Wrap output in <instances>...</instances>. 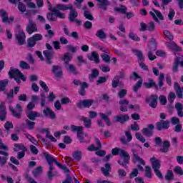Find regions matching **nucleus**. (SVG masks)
Returning a JSON list of instances; mask_svg holds the SVG:
<instances>
[{
	"label": "nucleus",
	"mask_w": 183,
	"mask_h": 183,
	"mask_svg": "<svg viewBox=\"0 0 183 183\" xmlns=\"http://www.w3.org/2000/svg\"><path fill=\"white\" fill-rule=\"evenodd\" d=\"M165 45H167L169 49H172V51H182L181 47L178 46V45H177V44L174 41L166 42Z\"/></svg>",
	"instance_id": "nucleus-29"
},
{
	"label": "nucleus",
	"mask_w": 183,
	"mask_h": 183,
	"mask_svg": "<svg viewBox=\"0 0 183 183\" xmlns=\"http://www.w3.org/2000/svg\"><path fill=\"white\" fill-rule=\"evenodd\" d=\"M114 11L116 12H119V14H127V11H128V8L124 5H120V7H115Z\"/></svg>",
	"instance_id": "nucleus-40"
},
{
	"label": "nucleus",
	"mask_w": 183,
	"mask_h": 183,
	"mask_svg": "<svg viewBox=\"0 0 183 183\" xmlns=\"http://www.w3.org/2000/svg\"><path fill=\"white\" fill-rule=\"evenodd\" d=\"M169 147H171L169 142L164 141L163 142V147L160 149L161 152H168V151H169Z\"/></svg>",
	"instance_id": "nucleus-41"
},
{
	"label": "nucleus",
	"mask_w": 183,
	"mask_h": 183,
	"mask_svg": "<svg viewBox=\"0 0 183 183\" xmlns=\"http://www.w3.org/2000/svg\"><path fill=\"white\" fill-rule=\"evenodd\" d=\"M71 59H72V56H71V54L69 52H66L62 58V61H64L66 66L69 64Z\"/></svg>",
	"instance_id": "nucleus-44"
},
{
	"label": "nucleus",
	"mask_w": 183,
	"mask_h": 183,
	"mask_svg": "<svg viewBox=\"0 0 183 183\" xmlns=\"http://www.w3.org/2000/svg\"><path fill=\"white\" fill-rule=\"evenodd\" d=\"M72 157L76 161L79 162L82 158V152L76 150L72 153Z\"/></svg>",
	"instance_id": "nucleus-35"
},
{
	"label": "nucleus",
	"mask_w": 183,
	"mask_h": 183,
	"mask_svg": "<svg viewBox=\"0 0 183 183\" xmlns=\"http://www.w3.org/2000/svg\"><path fill=\"white\" fill-rule=\"evenodd\" d=\"M144 85L146 88H155L156 89H158V85L152 79H149V82L144 83Z\"/></svg>",
	"instance_id": "nucleus-33"
},
{
	"label": "nucleus",
	"mask_w": 183,
	"mask_h": 183,
	"mask_svg": "<svg viewBox=\"0 0 183 183\" xmlns=\"http://www.w3.org/2000/svg\"><path fill=\"white\" fill-rule=\"evenodd\" d=\"M0 16H1L2 22H4V24L6 22H8V24H9V22H12L15 19V18H14V16H11L10 18L8 17V13H6V11L4 9L0 10Z\"/></svg>",
	"instance_id": "nucleus-16"
},
{
	"label": "nucleus",
	"mask_w": 183,
	"mask_h": 183,
	"mask_svg": "<svg viewBox=\"0 0 183 183\" xmlns=\"http://www.w3.org/2000/svg\"><path fill=\"white\" fill-rule=\"evenodd\" d=\"M26 125L29 130H32L35 128V122H32V120L26 119L25 121Z\"/></svg>",
	"instance_id": "nucleus-43"
},
{
	"label": "nucleus",
	"mask_w": 183,
	"mask_h": 183,
	"mask_svg": "<svg viewBox=\"0 0 183 183\" xmlns=\"http://www.w3.org/2000/svg\"><path fill=\"white\" fill-rule=\"evenodd\" d=\"M118 85H119V76H114V78L112 81V88H117Z\"/></svg>",
	"instance_id": "nucleus-48"
},
{
	"label": "nucleus",
	"mask_w": 183,
	"mask_h": 183,
	"mask_svg": "<svg viewBox=\"0 0 183 183\" xmlns=\"http://www.w3.org/2000/svg\"><path fill=\"white\" fill-rule=\"evenodd\" d=\"M129 37L130 38V39H132V41H137V42H139V41H141V39L138 37L137 34H134V32H130L129 34Z\"/></svg>",
	"instance_id": "nucleus-59"
},
{
	"label": "nucleus",
	"mask_w": 183,
	"mask_h": 183,
	"mask_svg": "<svg viewBox=\"0 0 183 183\" xmlns=\"http://www.w3.org/2000/svg\"><path fill=\"white\" fill-rule=\"evenodd\" d=\"M8 84H9V79L0 81V92H4V94H6V92H8V90L6 89Z\"/></svg>",
	"instance_id": "nucleus-28"
},
{
	"label": "nucleus",
	"mask_w": 183,
	"mask_h": 183,
	"mask_svg": "<svg viewBox=\"0 0 183 183\" xmlns=\"http://www.w3.org/2000/svg\"><path fill=\"white\" fill-rule=\"evenodd\" d=\"M46 18L50 22H55L56 21V15L54 12H49L46 14Z\"/></svg>",
	"instance_id": "nucleus-39"
},
{
	"label": "nucleus",
	"mask_w": 183,
	"mask_h": 183,
	"mask_svg": "<svg viewBox=\"0 0 183 183\" xmlns=\"http://www.w3.org/2000/svg\"><path fill=\"white\" fill-rule=\"evenodd\" d=\"M132 52L136 55V56H137L139 61H140L139 63V67L142 68L144 71H148V66L144 64V61H145V57L144 56L142 51H141V50L133 49Z\"/></svg>",
	"instance_id": "nucleus-4"
},
{
	"label": "nucleus",
	"mask_w": 183,
	"mask_h": 183,
	"mask_svg": "<svg viewBox=\"0 0 183 183\" xmlns=\"http://www.w3.org/2000/svg\"><path fill=\"white\" fill-rule=\"evenodd\" d=\"M152 11L153 12H154V14H156L157 18H159L160 21H164V15H162V13H161V11L155 9H152Z\"/></svg>",
	"instance_id": "nucleus-62"
},
{
	"label": "nucleus",
	"mask_w": 183,
	"mask_h": 183,
	"mask_svg": "<svg viewBox=\"0 0 183 183\" xmlns=\"http://www.w3.org/2000/svg\"><path fill=\"white\" fill-rule=\"evenodd\" d=\"M101 58L106 64H111V57L107 54H101Z\"/></svg>",
	"instance_id": "nucleus-52"
},
{
	"label": "nucleus",
	"mask_w": 183,
	"mask_h": 183,
	"mask_svg": "<svg viewBox=\"0 0 183 183\" xmlns=\"http://www.w3.org/2000/svg\"><path fill=\"white\" fill-rule=\"evenodd\" d=\"M66 48L68 51H71L72 54H76V51H78V46L74 47V46L69 44L66 46Z\"/></svg>",
	"instance_id": "nucleus-55"
},
{
	"label": "nucleus",
	"mask_w": 183,
	"mask_h": 183,
	"mask_svg": "<svg viewBox=\"0 0 183 183\" xmlns=\"http://www.w3.org/2000/svg\"><path fill=\"white\" fill-rule=\"evenodd\" d=\"M19 66L21 68V69H29V68H31V66H29V64H28V63L25 61H21Z\"/></svg>",
	"instance_id": "nucleus-58"
},
{
	"label": "nucleus",
	"mask_w": 183,
	"mask_h": 183,
	"mask_svg": "<svg viewBox=\"0 0 183 183\" xmlns=\"http://www.w3.org/2000/svg\"><path fill=\"white\" fill-rule=\"evenodd\" d=\"M9 76L10 78H14V81L17 82V84H19L21 81H26V79L25 78V76H24V74L19 71L18 69H13L11 68L9 71Z\"/></svg>",
	"instance_id": "nucleus-1"
},
{
	"label": "nucleus",
	"mask_w": 183,
	"mask_h": 183,
	"mask_svg": "<svg viewBox=\"0 0 183 183\" xmlns=\"http://www.w3.org/2000/svg\"><path fill=\"white\" fill-rule=\"evenodd\" d=\"M163 34H164V36H166V38H168L169 41L174 40V34H172V33H171L169 31L164 30L163 31Z\"/></svg>",
	"instance_id": "nucleus-49"
},
{
	"label": "nucleus",
	"mask_w": 183,
	"mask_h": 183,
	"mask_svg": "<svg viewBox=\"0 0 183 183\" xmlns=\"http://www.w3.org/2000/svg\"><path fill=\"white\" fill-rule=\"evenodd\" d=\"M132 152L133 154V162L134 164H137V162H139V164H141L142 165H145V161L142 159V158L139 157L138 156V151L135 149H132Z\"/></svg>",
	"instance_id": "nucleus-14"
},
{
	"label": "nucleus",
	"mask_w": 183,
	"mask_h": 183,
	"mask_svg": "<svg viewBox=\"0 0 183 183\" xmlns=\"http://www.w3.org/2000/svg\"><path fill=\"white\" fill-rule=\"evenodd\" d=\"M119 156L122 159L117 161L118 164H119V165L122 167H124V168H128L127 165L129 164V160L131 159V156H129V154H128V152L124 149H120Z\"/></svg>",
	"instance_id": "nucleus-3"
},
{
	"label": "nucleus",
	"mask_w": 183,
	"mask_h": 183,
	"mask_svg": "<svg viewBox=\"0 0 183 183\" xmlns=\"http://www.w3.org/2000/svg\"><path fill=\"white\" fill-rule=\"evenodd\" d=\"M145 101L151 108H157V105H158V96L157 94L151 95L147 97Z\"/></svg>",
	"instance_id": "nucleus-8"
},
{
	"label": "nucleus",
	"mask_w": 183,
	"mask_h": 183,
	"mask_svg": "<svg viewBox=\"0 0 183 183\" xmlns=\"http://www.w3.org/2000/svg\"><path fill=\"white\" fill-rule=\"evenodd\" d=\"M142 86V79L139 80L133 87L134 92H138V89Z\"/></svg>",
	"instance_id": "nucleus-56"
},
{
	"label": "nucleus",
	"mask_w": 183,
	"mask_h": 183,
	"mask_svg": "<svg viewBox=\"0 0 183 183\" xmlns=\"http://www.w3.org/2000/svg\"><path fill=\"white\" fill-rule=\"evenodd\" d=\"M54 164L59 167V168H60V169H62L63 171H64V172H69V169H68V168H66V167L62 165L61 163H59V162H57L56 160V162H54Z\"/></svg>",
	"instance_id": "nucleus-60"
},
{
	"label": "nucleus",
	"mask_w": 183,
	"mask_h": 183,
	"mask_svg": "<svg viewBox=\"0 0 183 183\" xmlns=\"http://www.w3.org/2000/svg\"><path fill=\"white\" fill-rule=\"evenodd\" d=\"M6 119V110L5 107V102L0 104V121H5Z\"/></svg>",
	"instance_id": "nucleus-25"
},
{
	"label": "nucleus",
	"mask_w": 183,
	"mask_h": 183,
	"mask_svg": "<svg viewBox=\"0 0 183 183\" xmlns=\"http://www.w3.org/2000/svg\"><path fill=\"white\" fill-rule=\"evenodd\" d=\"M52 171H54V166H49V171L47 172L48 179L52 180L54 178V174H52Z\"/></svg>",
	"instance_id": "nucleus-63"
},
{
	"label": "nucleus",
	"mask_w": 183,
	"mask_h": 183,
	"mask_svg": "<svg viewBox=\"0 0 183 183\" xmlns=\"http://www.w3.org/2000/svg\"><path fill=\"white\" fill-rule=\"evenodd\" d=\"M165 79V74L161 73L160 76H159L158 81H159V84L158 86L159 88H162V86H164V80Z\"/></svg>",
	"instance_id": "nucleus-46"
},
{
	"label": "nucleus",
	"mask_w": 183,
	"mask_h": 183,
	"mask_svg": "<svg viewBox=\"0 0 183 183\" xmlns=\"http://www.w3.org/2000/svg\"><path fill=\"white\" fill-rule=\"evenodd\" d=\"M77 119L79 121H82L84 127L87 129L91 128L92 127V120L90 118L85 117L84 116H78Z\"/></svg>",
	"instance_id": "nucleus-19"
},
{
	"label": "nucleus",
	"mask_w": 183,
	"mask_h": 183,
	"mask_svg": "<svg viewBox=\"0 0 183 183\" xmlns=\"http://www.w3.org/2000/svg\"><path fill=\"white\" fill-rule=\"evenodd\" d=\"M18 9L21 14H24L26 11V6H25L24 3L19 1L18 4Z\"/></svg>",
	"instance_id": "nucleus-51"
},
{
	"label": "nucleus",
	"mask_w": 183,
	"mask_h": 183,
	"mask_svg": "<svg viewBox=\"0 0 183 183\" xmlns=\"http://www.w3.org/2000/svg\"><path fill=\"white\" fill-rule=\"evenodd\" d=\"M84 16L86 19H89V21H94V16H92V14H91V11L88 10H84Z\"/></svg>",
	"instance_id": "nucleus-47"
},
{
	"label": "nucleus",
	"mask_w": 183,
	"mask_h": 183,
	"mask_svg": "<svg viewBox=\"0 0 183 183\" xmlns=\"http://www.w3.org/2000/svg\"><path fill=\"white\" fill-rule=\"evenodd\" d=\"M145 177L147 178H152V172H151V167L149 166L145 167Z\"/></svg>",
	"instance_id": "nucleus-54"
},
{
	"label": "nucleus",
	"mask_w": 183,
	"mask_h": 183,
	"mask_svg": "<svg viewBox=\"0 0 183 183\" xmlns=\"http://www.w3.org/2000/svg\"><path fill=\"white\" fill-rule=\"evenodd\" d=\"M96 36L99 38V39H107V34L104 31V29H99L96 33Z\"/></svg>",
	"instance_id": "nucleus-38"
},
{
	"label": "nucleus",
	"mask_w": 183,
	"mask_h": 183,
	"mask_svg": "<svg viewBox=\"0 0 183 183\" xmlns=\"http://www.w3.org/2000/svg\"><path fill=\"white\" fill-rule=\"evenodd\" d=\"M165 179L167 181H172L174 179V172L172 170H168L167 174L165 175Z\"/></svg>",
	"instance_id": "nucleus-50"
},
{
	"label": "nucleus",
	"mask_w": 183,
	"mask_h": 183,
	"mask_svg": "<svg viewBox=\"0 0 183 183\" xmlns=\"http://www.w3.org/2000/svg\"><path fill=\"white\" fill-rule=\"evenodd\" d=\"M16 39L17 41L18 45H24L25 39H26L25 32L21 30L19 31V32L16 34Z\"/></svg>",
	"instance_id": "nucleus-11"
},
{
	"label": "nucleus",
	"mask_w": 183,
	"mask_h": 183,
	"mask_svg": "<svg viewBox=\"0 0 183 183\" xmlns=\"http://www.w3.org/2000/svg\"><path fill=\"white\" fill-rule=\"evenodd\" d=\"M174 172L176 174H178L179 175H183L182 168H181V167H179V166L174 167Z\"/></svg>",
	"instance_id": "nucleus-64"
},
{
	"label": "nucleus",
	"mask_w": 183,
	"mask_h": 183,
	"mask_svg": "<svg viewBox=\"0 0 183 183\" xmlns=\"http://www.w3.org/2000/svg\"><path fill=\"white\" fill-rule=\"evenodd\" d=\"M124 134L126 135V138L125 136H122L120 137V141L123 145H127L128 144V142H131V141H132V134H131V132L129 131L124 132Z\"/></svg>",
	"instance_id": "nucleus-17"
},
{
	"label": "nucleus",
	"mask_w": 183,
	"mask_h": 183,
	"mask_svg": "<svg viewBox=\"0 0 183 183\" xmlns=\"http://www.w3.org/2000/svg\"><path fill=\"white\" fill-rule=\"evenodd\" d=\"M179 59H181V57L177 56L174 59V61L172 66V71L175 74L178 72V66L179 65Z\"/></svg>",
	"instance_id": "nucleus-34"
},
{
	"label": "nucleus",
	"mask_w": 183,
	"mask_h": 183,
	"mask_svg": "<svg viewBox=\"0 0 183 183\" xmlns=\"http://www.w3.org/2000/svg\"><path fill=\"white\" fill-rule=\"evenodd\" d=\"M169 128V121L160 120L156 123V129L162 131V129H168Z\"/></svg>",
	"instance_id": "nucleus-12"
},
{
	"label": "nucleus",
	"mask_w": 183,
	"mask_h": 183,
	"mask_svg": "<svg viewBox=\"0 0 183 183\" xmlns=\"http://www.w3.org/2000/svg\"><path fill=\"white\" fill-rule=\"evenodd\" d=\"M26 31H27L29 35H32L34 32H38V28L36 27V24L34 22V20L29 19V24L26 27Z\"/></svg>",
	"instance_id": "nucleus-7"
},
{
	"label": "nucleus",
	"mask_w": 183,
	"mask_h": 183,
	"mask_svg": "<svg viewBox=\"0 0 183 183\" xmlns=\"http://www.w3.org/2000/svg\"><path fill=\"white\" fill-rule=\"evenodd\" d=\"M69 9L70 13L69 14V21L70 22H74L76 18L78 16V11L74 9V6H71Z\"/></svg>",
	"instance_id": "nucleus-24"
},
{
	"label": "nucleus",
	"mask_w": 183,
	"mask_h": 183,
	"mask_svg": "<svg viewBox=\"0 0 183 183\" xmlns=\"http://www.w3.org/2000/svg\"><path fill=\"white\" fill-rule=\"evenodd\" d=\"M116 122H119V124H125L129 119V116L128 114H119L115 117Z\"/></svg>",
	"instance_id": "nucleus-22"
},
{
	"label": "nucleus",
	"mask_w": 183,
	"mask_h": 183,
	"mask_svg": "<svg viewBox=\"0 0 183 183\" xmlns=\"http://www.w3.org/2000/svg\"><path fill=\"white\" fill-rule=\"evenodd\" d=\"M26 115L30 121H35L36 118L41 117V114L35 111H26Z\"/></svg>",
	"instance_id": "nucleus-18"
},
{
	"label": "nucleus",
	"mask_w": 183,
	"mask_h": 183,
	"mask_svg": "<svg viewBox=\"0 0 183 183\" xmlns=\"http://www.w3.org/2000/svg\"><path fill=\"white\" fill-rule=\"evenodd\" d=\"M71 128L73 132H77V134H79V132H82V131H84V127L82 126L71 125Z\"/></svg>",
	"instance_id": "nucleus-45"
},
{
	"label": "nucleus",
	"mask_w": 183,
	"mask_h": 183,
	"mask_svg": "<svg viewBox=\"0 0 183 183\" xmlns=\"http://www.w3.org/2000/svg\"><path fill=\"white\" fill-rule=\"evenodd\" d=\"M8 157H9V152L0 150V167H5L6 165Z\"/></svg>",
	"instance_id": "nucleus-13"
},
{
	"label": "nucleus",
	"mask_w": 183,
	"mask_h": 183,
	"mask_svg": "<svg viewBox=\"0 0 183 183\" xmlns=\"http://www.w3.org/2000/svg\"><path fill=\"white\" fill-rule=\"evenodd\" d=\"M87 58L89 59V61H94L96 64H99L100 62L99 55L98 53H97V51H92L91 54H88Z\"/></svg>",
	"instance_id": "nucleus-27"
},
{
	"label": "nucleus",
	"mask_w": 183,
	"mask_h": 183,
	"mask_svg": "<svg viewBox=\"0 0 183 183\" xmlns=\"http://www.w3.org/2000/svg\"><path fill=\"white\" fill-rule=\"evenodd\" d=\"M111 158H112V154H108L103 159V161L107 162L104 167L101 168V171L104 177H109V173L111 172V164H109L108 161H109Z\"/></svg>",
	"instance_id": "nucleus-5"
},
{
	"label": "nucleus",
	"mask_w": 183,
	"mask_h": 183,
	"mask_svg": "<svg viewBox=\"0 0 183 183\" xmlns=\"http://www.w3.org/2000/svg\"><path fill=\"white\" fill-rule=\"evenodd\" d=\"M51 72L54 75L55 78H57V79H61L64 75L62 67H61L59 65L52 66Z\"/></svg>",
	"instance_id": "nucleus-9"
},
{
	"label": "nucleus",
	"mask_w": 183,
	"mask_h": 183,
	"mask_svg": "<svg viewBox=\"0 0 183 183\" xmlns=\"http://www.w3.org/2000/svg\"><path fill=\"white\" fill-rule=\"evenodd\" d=\"M52 12H54V14H56V19H57V18H60V19H65V14L62 12H61L59 10L53 8V9L51 10Z\"/></svg>",
	"instance_id": "nucleus-37"
},
{
	"label": "nucleus",
	"mask_w": 183,
	"mask_h": 183,
	"mask_svg": "<svg viewBox=\"0 0 183 183\" xmlns=\"http://www.w3.org/2000/svg\"><path fill=\"white\" fill-rule=\"evenodd\" d=\"M41 132L43 134H45V132H46V138H49V139L52 141V142H56V139H55V137H54V136L52 135H49V134L51 133V132H49V129H41Z\"/></svg>",
	"instance_id": "nucleus-36"
},
{
	"label": "nucleus",
	"mask_w": 183,
	"mask_h": 183,
	"mask_svg": "<svg viewBox=\"0 0 183 183\" xmlns=\"http://www.w3.org/2000/svg\"><path fill=\"white\" fill-rule=\"evenodd\" d=\"M35 45H36V41H35L32 37L29 38L27 40L28 48H34Z\"/></svg>",
	"instance_id": "nucleus-53"
},
{
	"label": "nucleus",
	"mask_w": 183,
	"mask_h": 183,
	"mask_svg": "<svg viewBox=\"0 0 183 183\" xmlns=\"http://www.w3.org/2000/svg\"><path fill=\"white\" fill-rule=\"evenodd\" d=\"M97 2L98 8L103 9V11H107L108 9V6L111 5V3L108 0H96Z\"/></svg>",
	"instance_id": "nucleus-21"
},
{
	"label": "nucleus",
	"mask_w": 183,
	"mask_h": 183,
	"mask_svg": "<svg viewBox=\"0 0 183 183\" xmlns=\"http://www.w3.org/2000/svg\"><path fill=\"white\" fill-rule=\"evenodd\" d=\"M175 98H177L175 93H174L173 92H170L167 97V99H168L169 102L170 104H172V102H174V100L175 99Z\"/></svg>",
	"instance_id": "nucleus-57"
},
{
	"label": "nucleus",
	"mask_w": 183,
	"mask_h": 183,
	"mask_svg": "<svg viewBox=\"0 0 183 183\" xmlns=\"http://www.w3.org/2000/svg\"><path fill=\"white\" fill-rule=\"evenodd\" d=\"M154 128H155L154 124H149L147 127L142 129V132L146 137H152L154 135Z\"/></svg>",
	"instance_id": "nucleus-15"
},
{
	"label": "nucleus",
	"mask_w": 183,
	"mask_h": 183,
	"mask_svg": "<svg viewBox=\"0 0 183 183\" xmlns=\"http://www.w3.org/2000/svg\"><path fill=\"white\" fill-rule=\"evenodd\" d=\"M16 108H17V110H15L12 107H9L11 115H13L14 118H17V119H21V117L22 116V107L19 104H16Z\"/></svg>",
	"instance_id": "nucleus-10"
},
{
	"label": "nucleus",
	"mask_w": 183,
	"mask_h": 183,
	"mask_svg": "<svg viewBox=\"0 0 183 183\" xmlns=\"http://www.w3.org/2000/svg\"><path fill=\"white\" fill-rule=\"evenodd\" d=\"M147 31H149V32L155 31V23H154V21H150L148 23Z\"/></svg>",
	"instance_id": "nucleus-61"
},
{
	"label": "nucleus",
	"mask_w": 183,
	"mask_h": 183,
	"mask_svg": "<svg viewBox=\"0 0 183 183\" xmlns=\"http://www.w3.org/2000/svg\"><path fill=\"white\" fill-rule=\"evenodd\" d=\"M46 48L48 49V50H44L43 51V55L44 56V61L46 62V64H47V65H52V59H54V51H54V48L52 47V46H51V44L46 43Z\"/></svg>",
	"instance_id": "nucleus-2"
},
{
	"label": "nucleus",
	"mask_w": 183,
	"mask_h": 183,
	"mask_svg": "<svg viewBox=\"0 0 183 183\" xmlns=\"http://www.w3.org/2000/svg\"><path fill=\"white\" fill-rule=\"evenodd\" d=\"M43 114L46 118H50V119H55L56 118V114H55V112L49 107H46L44 109Z\"/></svg>",
	"instance_id": "nucleus-20"
},
{
	"label": "nucleus",
	"mask_w": 183,
	"mask_h": 183,
	"mask_svg": "<svg viewBox=\"0 0 183 183\" xmlns=\"http://www.w3.org/2000/svg\"><path fill=\"white\" fill-rule=\"evenodd\" d=\"M99 76V71H98V69H94L92 71V74H90L89 75V81H90V82H94V80L97 77Z\"/></svg>",
	"instance_id": "nucleus-30"
},
{
	"label": "nucleus",
	"mask_w": 183,
	"mask_h": 183,
	"mask_svg": "<svg viewBox=\"0 0 183 183\" xmlns=\"http://www.w3.org/2000/svg\"><path fill=\"white\" fill-rule=\"evenodd\" d=\"M71 6L72 4H59L56 5L55 9H57L58 11H68V9H71Z\"/></svg>",
	"instance_id": "nucleus-31"
},
{
	"label": "nucleus",
	"mask_w": 183,
	"mask_h": 183,
	"mask_svg": "<svg viewBox=\"0 0 183 183\" xmlns=\"http://www.w3.org/2000/svg\"><path fill=\"white\" fill-rule=\"evenodd\" d=\"M94 101L92 99H84L79 100V102L76 104L77 108L79 109H82V108H89L92 104H94Z\"/></svg>",
	"instance_id": "nucleus-6"
},
{
	"label": "nucleus",
	"mask_w": 183,
	"mask_h": 183,
	"mask_svg": "<svg viewBox=\"0 0 183 183\" xmlns=\"http://www.w3.org/2000/svg\"><path fill=\"white\" fill-rule=\"evenodd\" d=\"M14 147L16 148H19V149L22 151V152H18V154H17L18 159H22V158L25 157V152L28 151V149L25 147V146H21L18 144H15Z\"/></svg>",
	"instance_id": "nucleus-23"
},
{
	"label": "nucleus",
	"mask_w": 183,
	"mask_h": 183,
	"mask_svg": "<svg viewBox=\"0 0 183 183\" xmlns=\"http://www.w3.org/2000/svg\"><path fill=\"white\" fill-rule=\"evenodd\" d=\"M99 115L102 119H104L108 127L111 126V120L109 119V117H108V115L104 113H99Z\"/></svg>",
	"instance_id": "nucleus-42"
},
{
	"label": "nucleus",
	"mask_w": 183,
	"mask_h": 183,
	"mask_svg": "<svg viewBox=\"0 0 183 183\" xmlns=\"http://www.w3.org/2000/svg\"><path fill=\"white\" fill-rule=\"evenodd\" d=\"M44 158L47 161L49 167L54 166V163L56 162V159L52 158V157L46 152H44Z\"/></svg>",
	"instance_id": "nucleus-32"
},
{
	"label": "nucleus",
	"mask_w": 183,
	"mask_h": 183,
	"mask_svg": "<svg viewBox=\"0 0 183 183\" xmlns=\"http://www.w3.org/2000/svg\"><path fill=\"white\" fill-rule=\"evenodd\" d=\"M150 161L152 162V168L154 169V171L161 168V161L157 159L155 157H152Z\"/></svg>",
	"instance_id": "nucleus-26"
}]
</instances>
